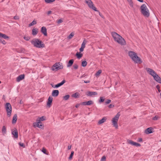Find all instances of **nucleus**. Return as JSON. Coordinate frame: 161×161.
Wrapping results in <instances>:
<instances>
[{
  "label": "nucleus",
  "instance_id": "nucleus-1",
  "mask_svg": "<svg viewBox=\"0 0 161 161\" xmlns=\"http://www.w3.org/2000/svg\"><path fill=\"white\" fill-rule=\"evenodd\" d=\"M112 36L114 41L121 45H125L126 42L125 39L117 33L113 32L111 33Z\"/></svg>",
  "mask_w": 161,
  "mask_h": 161
},
{
  "label": "nucleus",
  "instance_id": "nucleus-2",
  "mask_svg": "<svg viewBox=\"0 0 161 161\" xmlns=\"http://www.w3.org/2000/svg\"><path fill=\"white\" fill-rule=\"evenodd\" d=\"M145 70L150 75L152 76L154 79L157 82L161 84V79L156 72L153 69L149 68H145Z\"/></svg>",
  "mask_w": 161,
  "mask_h": 161
},
{
  "label": "nucleus",
  "instance_id": "nucleus-3",
  "mask_svg": "<svg viewBox=\"0 0 161 161\" xmlns=\"http://www.w3.org/2000/svg\"><path fill=\"white\" fill-rule=\"evenodd\" d=\"M31 43L34 47L38 48H42L45 46L42 41L37 38L33 39L31 41Z\"/></svg>",
  "mask_w": 161,
  "mask_h": 161
},
{
  "label": "nucleus",
  "instance_id": "nucleus-4",
  "mask_svg": "<svg viewBox=\"0 0 161 161\" xmlns=\"http://www.w3.org/2000/svg\"><path fill=\"white\" fill-rule=\"evenodd\" d=\"M141 12L142 14L146 17H148L150 16V12L145 4H143L140 7Z\"/></svg>",
  "mask_w": 161,
  "mask_h": 161
},
{
  "label": "nucleus",
  "instance_id": "nucleus-5",
  "mask_svg": "<svg viewBox=\"0 0 161 161\" xmlns=\"http://www.w3.org/2000/svg\"><path fill=\"white\" fill-rule=\"evenodd\" d=\"M5 110L7 112V115L8 117H10L11 115L12 108L11 105L9 103H7L5 105Z\"/></svg>",
  "mask_w": 161,
  "mask_h": 161
},
{
  "label": "nucleus",
  "instance_id": "nucleus-6",
  "mask_svg": "<svg viewBox=\"0 0 161 161\" xmlns=\"http://www.w3.org/2000/svg\"><path fill=\"white\" fill-rule=\"evenodd\" d=\"M120 113L119 112L112 119V123L114 126L116 128H118V121L119 116H120Z\"/></svg>",
  "mask_w": 161,
  "mask_h": 161
},
{
  "label": "nucleus",
  "instance_id": "nucleus-7",
  "mask_svg": "<svg viewBox=\"0 0 161 161\" xmlns=\"http://www.w3.org/2000/svg\"><path fill=\"white\" fill-rule=\"evenodd\" d=\"M63 66L60 63H55L52 67V69L53 70H57L63 69Z\"/></svg>",
  "mask_w": 161,
  "mask_h": 161
},
{
  "label": "nucleus",
  "instance_id": "nucleus-8",
  "mask_svg": "<svg viewBox=\"0 0 161 161\" xmlns=\"http://www.w3.org/2000/svg\"><path fill=\"white\" fill-rule=\"evenodd\" d=\"M85 1L89 8L92 9L95 11H97L96 8L94 6L93 3L91 0H85Z\"/></svg>",
  "mask_w": 161,
  "mask_h": 161
},
{
  "label": "nucleus",
  "instance_id": "nucleus-9",
  "mask_svg": "<svg viewBox=\"0 0 161 161\" xmlns=\"http://www.w3.org/2000/svg\"><path fill=\"white\" fill-rule=\"evenodd\" d=\"M33 126L34 127H38L41 129H43L44 128V125L42 123L39 121H36V122L34 123Z\"/></svg>",
  "mask_w": 161,
  "mask_h": 161
},
{
  "label": "nucleus",
  "instance_id": "nucleus-10",
  "mask_svg": "<svg viewBox=\"0 0 161 161\" xmlns=\"http://www.w3.org/2000/svg\"><path fill=\"white\" fill-rule=\"evenodd\" d=\"M135 63L141 64L142 63V61L141 59L138 57L137 55L132 60Z\"/></svg>",
  "mask_w": 161,
  "mask_h": 161
},
{
  "label": "nucleus",
  "instance_id": "nucleus-11",
  "mask_svg": "<svg viewBox=\"0 0 161 161\" xmlns=\"http://www.w3.org/2000/svg\"><path fill=\"white\" fill-rule=\"evenodd\" d=\"M128 143L132 145L135 146L136 147H140L141 145L139 143L134 142L131 140H128L127 141Z\"/></svg>",
  "mask_w": 161,
  "mask_h": 161
},
{
  "label": "nucleus",
  "instance_id": "nucleus-12",
  "mask_svg": "<svg viewBox=\"0 0 161 161\" xmlns=\"http://www.w3.org/2000/svg\"><path fill=\"white\" fill-rule=\"evenodd\" d=\"M86 43V39H84L81 45V47L79 49L80 52H82L83 51L84 48L85 47V45Z\"/></svg>",
  "mask_w": 161,
  "mask_h": 161
},
{
  "label": "nucleus",
  "instance_id": "nucleus-13",
  "mask_svg": "<svg viewBox=\"0 0 161 161\" xmlns=\"http://www.w3.org/2000/svg\"><path fill=\"white\" fill-rule=\"evenodd\" d=\"M128 55L132 60L137 55L136 53L132 51H130L128 52Z\"/></svg>",
  "mask_w": 161,
  "mask_h": 161
},
{
  "label": "nucleus",
  "instance_id": "nucleus-14",
  "mask_svg": "<svg viewBox=\"0 0 161 161\" xmlns=\"http://www.w3.org/2000/svg\"><path fill=\"white\" fill-rule=\"evenodd\" d=\"M97 93L96 92L88 91L86 93V95L88 96L92 97L93 96L96 95Z\"/></svg>",
  "mask_w": 161,
  "mask_h": 161
},
{
  "label": "nucleus",
  "instance_id": "nucleus-15",
  "mask_svg": "<svg viewBox=\"0 0 161 161\" xmlns=\"http://www.w3.org/2000/svg\"><path fill=\"white\" fill-rule=\"evenodd\" d=\"M41 32L44 35L46 36H47V29L46 27L43 26L41 28Z\"/></svg>",
  "mask_w": 161,
  "mask_h": 161
},
{
  "label": "nucleus",
  "instance_id": "nucleus-16",
  "mask_svg": "<svg viewBox=\"0 0 161 161\" xmlns=\"http://www.w3.org/2000/svg\"><path fill=\"white\" fill-rule=\"evenodd\" d=\"M59 93V91L58 90H54L52 92V95L53 97H56L58 95Z\"/></svg>",
  "mask_w": 161,
  "mask_h": 161
},
{
  "label": "nucleus",
  "instance_id": "nucleus-17",
  "mask_svg": "<svg viewBox=\"0 0 161 161\" xmlns=\"http://www.w3.org/2000/svg\"><path fill=\"white\" fill-rule=\"evenodd\" d=\"M12 134L14 136V137L16 138H18V133L17 129H15L14 130L12 131Z\"/></svg>",
  "mask_w": 161,
  "mask_h": 161
},
{
  "label": "nucleus",
  "instance_id": "nucleus-18",
  "mask_svg": "<svg viewBox=\"0 0 161 161\" xmlns=\"http://www.w3.org/2000/svg\"><path fill=\"white\" fill-rule=\"evenodd\" d=\"M65 82L64 80H63L60 83L54 86H53L54 88H58L63 85Z\"/></svg>",
  "mask_w": 161,
  "mask_h": 161
},
{
  "label": "nucleus",
  "instance_id": "nucleus-19",
  "mask_svg": "<svg viewBox=\"0 0 161 161\" xmlns=\"http://www.w3.org/2000/svg\"><path fill=\"white\" fill-rule=\"evenodd\" d=\"M53 98L52 97L50 96L48 98V101L47 102V105L48 106L50 107L53 101Z\"/></svg>",
  "mask_w": 161,
  "mask_h": 161
},
{
  "label": "nucleus",
  "instance_id": "nucleus-20",
  "mask_svg": "<svg viewBox=\"0 0 161 161\" xmlns=\"http://www.w3.org/2000/svg\"><path fill=\"white\" fill-rule=\"evenodd\" d=\"M153 128L152 127H149L145 131V132L146 134H149L153 133Z\"/></svg>",
  "mask_w": 161,
  "mask_h": 161
},
{
  "label": "nucleus",
  "instance_id": "nucleus-21",
  "mask_svg": "<svg viewBox=\"0 0 161 161\" xmlns=\"http://www.w3.org/2000/svg\"><path fill=\"white\" fill-rule=\"evenodd\" d=\"M0 38H3L5 39L8 40L9 39V37L5 34H2L0 32Z\"/></svg>",
  "mask_w": 161,
  "mask_h": 161
},
{
  "label": "nucleus",
  "instance_id": "nucleus-22",
  "mask_svg": "<svg viewBox=\"0 0 161 161\" xmlns=\"http://www.w3.org/2000/svg\"><path fill=\"white\" fill-rule=\"evenodd\" d=\"M25 75H19L16 78V80L17 82H19L24 79Z\"/></svg>",
  "mask_w": 161,
  "mask_h": 161
},
{
  "label": "nucleus",
  "instance_id": "nucleus-23",
  "mask_svg": "<svg viewBox=\"0 0 161 161\" xmlns=\"http://www.w3.org/2000/svg\"><path fill=\"white\" fill-rule=\"evenodd\" d=\"M107 120V118L106 117H103L102 119L100 120L98 123L99 125H101L104 123Z\"/></svg>",
  "mask_w": 161,
  "mask_h": 161
},
{
  "label": "nucleus",
  "instance_id": "nucleus-24",
  "mask_svg": "<svg viewBox=\"0 0 161 161\" xmlns=\"http://www.w3.org/2000/svg\"><path fill=\"white\" fill-rule=\"evenodd\" d=\"M38 29L37 28H33L32 30V34L33 36H36L38 33Z\"/></svg>",
  "mask_w": 161,
  "mask_h": 161
},
{
  "label": "nucleus",
  "instance_id": "nucleus-25",
  "mask_svg": "<svg viewBox=\"0 0 161 161\" xmlns=\"http://www.w3.org/2000/svg\"><path fill=\"white\" fill-rule=\"evenodd\" d=\"M17 119V117L16 114H15L14 115L13 120L12 121V123L13 124H15L16 123Z\"/></svg>",
  "mask_w": 161,
  "mask_h": 161
},
{
  "label": "nucleus",
  "instance_id": "nucleus-26",
  "mask_svg": "<svg viewBox=\"0 0 161 161\" xmlns=\"http://www.w3.org/2000/svg\"><path fill=\"white\" fill-rule=\"evenodd\" d=\"M74 62V60L73 59L69 60L67 64V67H71L73 64Z\"/></svg>",
  "mask_w": 161,
  "mask_h": 161
},
{
  "label": "nucleus",
  "instance_id": "nucleus-27",
  "mask_svg": "<svg viewBox=\"0 0 161 161\" xmlns=\"http://www.w3.org/2000/svg\"><path fill=\"white\" fill-rule=\"evenodd\" d=\"M80 96V94L78 92H76L74 94H73L72 95V97H73L77 98L79 97Z\"/></svg>",
  "mask_w": 161,
  "mask_h": 161
},
{
  "label": "nucleus",
  "instance_id": "nucleus-28",
  "mask_svg": "<svg viewBox=\"0 0 161 161\" xmlns=\"http://www.w3.org/2000/svg\"><path fill=\"white\" fill-rule=\"evenodd\" d=\"M76 56L78 58L80 59L82 57L83 54L77 52L76 54Z\"/></svg>",
  "mask_w": 161,
  "mask_h": 161
},
{
  "label": "nucleus",
  "instance_id": "nucleus-29",
  "mask_svg": "<svg viewBox=\"0 0 161 161\" xmlns=\"http://www.w3.org/2000/svg\"><path fill=\"white\" fill-rule=\"evenodd\" d=\"M45 117L44 116H42L41 117L39 118L38 119H37L36 121H39L41 122L45 120Z\"/></svg>",
  "mask_w": 161,
  "mask_h": 161
},
{
  "label": "nucleus",
  "instance_id": "nucleus-30",
  "mask_svg": "<svg viewBox=\"0 0 161 161\" xmlns=\"http://www.w3.org/2000/svg\"><path fill=\"white\" fill-rule=\"evenodd\" d=\"M128 2L129 3V4L130 6L132 8H133V3L131 1V0H127Z\"/></svg>",
  "mask_w": 161,
  "mask_h": 161
},
{
  "label": "nucleus",
  "instance_id": "nucleus-31",
  "mask_svg": "<svg viewBox=\"0 0 161 161\" xmlns=\"http://www.w3.org/2000/svg\"><path fill=\"white\" fill-rule=\"evenodd\" d=\"M2 132L3 134H5L6 132V129L5 126H3L2 129Z\"/></svg>",
  "mask_w": 161,
  "mask_h": 161
},
{
  "label": "nucleus",
  "instance_id": "nucleus-32",
  "mask_svg": "<svg viewBox=\"0 0 161 161\" xmlns=\"http://www.w3.org/2000/svg\"><path fill=\"white\" fill-rule=\"evenodd\" d=\"M37 22L36 20H33L31 23L29 25V26L30 27L36 24Z\"/></svg>",
  "mask_w": 161,
  "mask_h": 161
},
{
  "label": "nucleus",
  "instance_id": "nucleus-33",
  "mask_svg": "<svg viewBox=\"0 0 161 161\" xmlns=\"http://www.w3.org/2000/svg\"><path fill=\"white\" fill-rule=\"evenodd\" d=\"M102 72V71L101 70H99L95 74V76H96V77H98L100 75L101 73Z\"/></svg>",
  "mask_w": 161,
  "mask_h": 161
},
{
  "label": "nucleus",
  "instance_id": "nucleus-34",
  "mask_svg": "<svg viewBox=\"0 0 161 161\" xmlns=\"http://www.w3.org/2000/svg\"><path fill=\"white\" fill-rule=\"evenodd\" d=\"M87 64V63L86 61H83L82 62L81 65L83 67H84L86 66Z\"/></svg>",
  "mask_w": 161,
  "mask_h": 161
},
{
  "label": "nucleus",
  "instance_id": "nucleus-35",
  "mask_svg": "<svg viewBox=\"0 0 161 161\" xmlns=\"http://www.w3.org/2000/svg\"><path fill=\"white\" fill-rule=\"evenodd\" d=\"M74 35V33L73 32H71L68 37V38L69 39H71L73 37Z\"/></svg>",
  "mask_w": 161,
  "mask_h": 161
},
{
  "label": "nucleus",
  "instance_id": "nucleus-36",
  "mask_svg": "<svg viewBox=\"0 0 161 161\" xmlns=\"http://www.w3.org/2000/svg\"><path fill=\"white\" fill-rule=\"evenodd\" d=\"M70 97V96L69 95H67L63 97V99L65 100H68Z\"/></svg>",
  "mask_w": 161,
  "mask_h": 161
},
{
  "label": "nucleus",
  "instance_id": "nucleus-37",
  "mask_svg": "<svg viewBox=\"0 0 161 161\" xmlns=\"http://www.w3.org/2000/svg\"><path fill=\"white\" fill-rule=\"evenodd\" d=\"M74 152L73 151H72L71 152V154L69 158V160H71L73 158V155H74Z\"/></svg>",
  "mask_w": 161,
  "mask_h": 161
},
{
  "label": "nucleus",
  "instance_id": "nucleus-38",
  "mask_svg": "<svg viewBox=\"0 0 161 161\" xmlns=\"http://www.w3.org/2000/svg\"><path fill=\"white\" fill-rule=\"evenodd\" d=\"M93 103V102L92 100H89L87 102V105H90Z\"/></svg>",
  "mask_w": 161,
  "mask_h": 161
},
{
  "label": "nucleus",
  "instance_id": "nucleus-39",
  "mask_svg": "<svg viewBox=\"0 0 161 161\" xmlns=\"http://www.w3.org/2000/svg\"><path fill=\"white\" fill-rule=\"evenodd\" d=\"M55 1V0H45V2L47 3H51Z\"/></svg>",
  "mask_w": 161,
  "mask_h": 161
},
{
  "label": "nucleus",
  "instance_id": "nucleus-40",
  "mask_svg": "<svg viewBox=\"0 0 161 161\" xmlns=\"http://www.w3.org/2000/svg\"><path fill=\"white\" fill-rule=\"evenodd\" d=\"M160 117L158 116H155L153 118V120H158L159 119Z\"/></svg>",
  "mask_w": 161,
  "mask_h": 161
},
{
  "label": "nucleus",
  "instance_id": "nucleus-41",
  "mask_svg": "<svg viewBox=\"0 0 161 161\" xmlns=\"http://www.w3.org/2000/svg\"><path fill=\"white\" fill-rule=\"evenodd\" d=\"M0 42L4 45L6 43V42L2 38H0Z\"/></svg>",
  "mask_w": 161,
  "mask_h": 161
},
{
  "label": "nucleus",
  "instance_id": "nucleus-42",
  "mask_svg": "<svg viewBox=\"0 0 161 161\" xmlns=\"http://www.w3.org/2000/svg\"><path fill=\"white\" fill-rule=\"evenodd\" d=\"M100 100H99V102L100 103L103 102L104 101V99L103 97H100Z\"/></svg>",
  "mask_w": 161,
  "mask_h": 161
},
{
  "label": "nucleus",
  "instance_id": "nucleus-43",
  "mask_svg": "<svg viewBox=\"0 0 161 161\" xmlns=\"http://www.w3.org/2000/svg\"><path fill=\"white\" fill-rule=\"evenodd\" d=\"M111 100H110V99H107L105 102V104L106 105L108 104L111 102Z\"/></svg>",
  "mask_w": 161,
  "mask_h": 161
},
{
  "label": "nucleus",
  "instance_id": "nucleus-44",
  "mask_svg": "<svg viewBox=\"0 0 161 161\" xmlns=\"http://www.w3.org/2000/svg\"><path fill=\"white\" fill-rule=\"evenodd\" d=\"M63 19H60L58 20L57 21V23L58 24H60V23H61L63 22Z\"/></svg>",
  "mask_w": 161,
  "mask_h": 161
},
{
  "label": "nucleus",
  "instance_id": "nucleus-45",
  "mask_svg": "<svg viewBox=\"0 0 161 161\" xmlns=\"http://www.w3.org/2000/svg\"><path fill=\"white\" fill-rule=\"evenodd\" d=\"M106 158L105 156H103L102 157L101 161H105L106 160Z\"/></svg>",
  "mask_w": 161,
  "mask_h": 161
},
{
  "label": "nucleus",
  "instance_id": "nucleus-46",
  "mask_svg": "<svg viewBox=\"0 0 161 161\" xmlns=\"http://www.w3.org/2000/svg\"><path fill=\"white\" fill-rule=\"evenodd\" d=\"M74 68L75 69H77L78 68V66L77 64H75L73 66Z\"/></svg>",
  "mask_w": 161,
  "mask_h": 161
},
{
  "label": "nucleus",
  "instance_id": "nucleus-47",
  "mask_svg": "<svg viewBox=\"0 0 161 161\" xmlns=\"http://www.w3.org/2000/svg\"><path fill=\"white\" fill-rule=\"evenodd\" d=\"M24 38L25 40L26 41H28L30 39V38L29 36H24Z\"/></svg>",
  "mask_w": 161,
  "mask_h": 161
},
{
  "label": "nucleus",
  "instance_id": "nucleus-48",
  "mask_svg": "<svg viewBox=\"0 0 161 161\" xmlns=\"http://www.w3.org/2000/svg\"><path fill=\"white\" fill-rule=\"evenodd\" d=\"M19 144L20 146L24 148L25 147V145L23 143L19 142Z\"/></svg>",
  "mask_w": 161,
  "mask_h": 161
},
{
  "label": "nucleus",
  "instance_id": "nucleus-49",
  "mask_svg": "<svg viewBox=\"0 0 161 161\" xmlns=\"http://www.w3.org/2000/svg\"><path fill=\"white\" fill-rule=\"evenodd\" d=\"M81 104L83 105H87V102H84L82 103Z\"/></svg>",
  "mask_w": 161,
  "mask_h": 161
},
{
  "label": "nucleus",
  "instance_id": "nucleus-50",
  "mask_svg": "<svg viewBox=\"0 0 161 161\" xmlns=\"http://www.w3.org/2000/svg\"><path fill=\"white\" fill-rule=\"evenodd\" d=\"M14 19H19V17L18 16L16 15L14 17Z\"/></svg>",
  "mask_w": 161,
  "mask_h": 161
},
{
  "label": "nucleus",
  "instance_id": "nucleus-51",
  "mask_svg": "<svg viewBox=\"0 0 161 161\" xmlns=\"http://www.w3.org/2000/svg\"><path fill=\"white\" fill-rule=\"evenodd\" d=\"M114 105L113 104H110L109 106H108V108H113L114 107Z\"/></svg>",
  "mask_w": 161,
  "mask_h": 161
},
{
  "label": "nucleus",
  "instance_id": "nucleus-52",
  "mask_svg": "<svg viewBox=\"0 0 161 161\" xmlns=\"http://www.w3.org/2000/svg\"><path fill=\"white\" fill-rule=\"evenodd\" d=\"M138 141L139 142H141L142 141V138H139L138 139Z\"/></svg>",
  "mask_w": 161,
  "mask_h": 161
},
{
  "label": "nucleus",
  "instance_id": "nucleus-53",
  "mask_svg": "<svg viewBox=\"0 0 161 161\" xmlns=\"http://www.w3.org/2000/svg\"><path fill=\"white\" fill-rule=\"evenodd\" d=\"M156 88L158 90V91H159V92H160V86H159L157 85V86H156Z\"/></svg>",
  "mask_w": 161,
  "mask_h": 161
},
{
  "label": "nucleus",
  "instance_id": "nucleus-54",
  "mask_svg": "<svg viewBox=\"0 0 161 161\" xmlns=\"http://www.w3.org/2000/svg\"><path fill=\"white\" fill-rule=\"evenodd\" d=\"M84 83H89L90 82V81L89 80H84Z\"/></svg>",
  "mask_w": 161,
  "mask_h": 161
},
{
  "label": "nucleus",
  "instance_id": "nucleus-55",
  "mask_svg": "<svg viewBox=\"0 0 161 161\" xmlns=\"http://www.w3.org/2000/svg\"><path fill=\"white\" fill-rule=\"evenodd\" d=\"M51 12H52L51 11H49L47 12V14L48 15L50 14L51 13Z\"/></svg>",
  "mask_w": 161,
  "mask_h": 161
},
{
  "label": "nucleus",
  "instance_id": "nucleus-56",
  "mask_svg": "<svg viewBox=\"0 0 161 161\" xmlns=\"http://www.w3.org/2000/svg\"><path fill=\"white\" fill-rule=\"evenodd\" d=\"M42 151L44 153H46V150L45 149H43Z\"/></svg>",
  "mask_w": 161,
  "mask_h": 161
},
{
  "label": "nucleus",
  "instance_id": "nucleus-57",
  "mask_svg": "<svg viewBox=\"0 0 161 161\" xmlns=\"http://www.w3.org/2000/svg\"><path fill=\"white\" fill-rule=\"evenodd\" d=\"M71 146H69L68 147V150H69L71 149Z\"/></svg>",
  "mask_w": 161,
  "mask_h": 161
},
{
  "label": "nucleus",
  "instance_id": "nucleus-58",
  "mask_svg": "<svg viewBox=\"0 0 161 161\" xmlns=\"http://www.w3.org/2000/svg\"><path fill=\"white\" fill-rule=\"evenodd\" d=\"M80 106L79 104H77L75 105V107L76 108H78Z\"/></svg>",
  "mask_w": 161,
  "mask_h": 161
},
{
  "label": "nucleus",
  "instance_id": "nucleus-59",
  "mask_svg": "<svg viewBox=\"0 0 161 161\" xmlns=\"http://www.w3.org/2000/svg\"><path fill=\"white\" fill-rule=\"evenodd\" d=\"M137 1H138L140 2H143V0H137Z\"/></svg>",
  "mask_w": 161,
  "mask_h": 161
},
{
  "label": "nucleus",
  "instance_id": "nucleus-60",
  "mask_svg": "<svg viewBox=\"0 0 161 161\" xmlns=\"http://www.w3.org/2000/svg\"><path fill=\"white\" fill-rule=\"evenodd\" d=\"M99 15L102 18H103V16L102 15H101L100 14H99Z\"/></svg>",
  "mask_w": 161,
  "mask_h": 161
},
{
  "label": "nucleus",
  "instance_id": "nucleus-61",
  "mask_svg": "<svg viewBox=\"0 0 161 161\" xmlns=\"http://www.w3.org/2000/svg\"><path fill=\"white\" fill-rule=\"evenodd\" d=\"M1 83V81H0V84Z\"/></svg>",
  "mask_w": 161,
  "mask_h": 161
}]
</instances>
